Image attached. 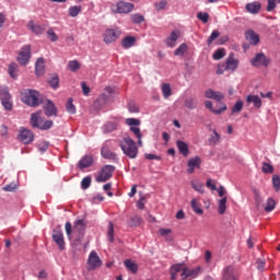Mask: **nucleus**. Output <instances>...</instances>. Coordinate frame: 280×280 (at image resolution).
<instances>
[{"label":"nucleus","mask_w":280,"mask_h":280,"mask_svg":"<svg viewBox=\"0 0 280 280\" xmlns=\"http://www.w3.org/2000/svg\"><path fill=\"white\" fill-rule=\"evenodd\" d=\"M219 36H220V31L214 30L207 40L208 45H211V43H213V40H215V38H218Z\"/></svg>","instance_id":"obj_60"},{"label":"nucleus","mask_w":280,"mask_h":280,"mask_svg":"<svg viewBox=\"0 0 280 280\" xmlns=\"http://www.w3.org/2000/svg\"><path fill=\"white\" fill-rule=\"evenodd\" d=\"M210 145H218L220 143V133L215 129H213V136L209 139Z\"/></svg>","instance_id":"obj_47"},{"label":"nucleus","mask_w":280,"mask_h":280,"mask_svg":"<svg viewBox=\"0 0 280 280\" xmlns=\"http://www.w3.org/2000/svg\"><path fill=\"white\" fill-rule=\"evenodd\" d=\"M0 101L5 110H12V95H10V90H8V88H2L0 90Z\"/></svg>","instance_id":"obj_4"},{"label":"nucleus","mask_w":280,"mask_h":280,"mask_svg":"<svg viewBox=\"0 0 280 280\" xmlns=\"http://www.w3.org/2000/svg\"><path fill=\"white\" fill-rule=\"evenodd\" d=\"M162 94L165 100H167V97H170V95H172V88L170 86L168 83L162 84Z\"/></svg>","instance_id":"obj_45"},{"label":"nucleus","mask_w":280,"mask_h":280,"mask_svg":"<svg viewBox=\"0 0 280 280\" xmlns=\"http://www.w3.org/2000/svg\"><path fill=\"white\" fill-rule=\"evenodd\" d=\"M27 27L33 34H43L45 32V25L35 24L34 21H30Z\"/></svg>","instance_id":"obj_24"},{"label":"nucleus","mask_w":280,"mask_h":280,"mask_svg":"<svg viewBox=\"0 0 280 280\" xmlns=\"http://www.w3.org/2000/svg\"><path fill=\"white\" fill-rule=\"evenodd\" d=\"M66 110L70 115H75V105H73V98H68L66 103Z\"/></svg>","instance_id":"obj_43"},{"label":"nucleus","mask_w":280,"mask_h":280,"mask_svg":"<svg viewBox=\"0 0 280 280\" xmlns=\"http://www.w3.org/2000/svg\"><path fill=\"white\" fill-rule=\"evenodd\" d=\"M275 207H277V202L271 197L268 198L265 206L266 213H270L271 211H275Z\"/></svg>","instance_id":"obj_41"},{"label":"nucleus","mask_w":280,"mask_h":280,"mask_svg":"<svg viewBox=\"0 0 280 280\" xmlns=\"http://www.w3.org/2000/svg\"><path fill=\"white\" fill-rule=\"evenodd\" d=\"M30 58H32V46L25 45L21 48L19 56H18V62L25 67L27 62H30Z\"/></svg>","instance_id":"obj_6"},{"label":"nucleus","mask_w":280,"mask_h":280,"mask_svg":"<svg viewBox=\"0 0 280 280\" xmlns=\"http://www.w3.org/2000/svg\"><path fill=\"white\" fill-rule=\"evenodd\" d=\"M178 38H180V31H173L166 38L165 44L167 47H176V40H178Z\"/></svg>","instance_id":"obj_17"},{"label":"nucleus","mask_w":280,"mask_h":280,"mask_svg":"<svg viewBox=\"0 0 280 280\" xmlns=\"http://www.w3.org/2000/svg\"><path fill=\"white\" fill-rule=\"evenodd\" d=\"M191 187L195 189V191L205 194V185H202L200 182H191Z\"/></svg>","instance_id":"obj_49"},{"label":"nucleus","mask_w":280,"mask_h":280,"mask_svg":"<svg viewBox=\"0 0 280 280\" xmlns=\"http://www.w3.org/2000/svg\"><path fill=\"white\" fill-rule=\"evenodd\" d=\"M97 268H102V259H100L97 252L92 250L88 258V270H97Z\"/></svg>","instance_id":"obj_8"},{"label":"nucleus","mask_w":280,"mask_h":280,"mask_svg":"<svg viewBox=\"0 0 280 280\" xmlns=\"http://www.w3.org/2000/svg\"><path fill=\"white\" fill-rule=\"evenodd\" d=\"M198 275H200V267H196L194 269H189L187 267H184L182 273H180V278L183 280H186V279H196V277H198Z\"/></svg>","instance_id":"obj_12"},{"label":"nucleus","mask_w":280,"mask_h":280,"mask_svg":"<svg viewBox=\"0 0 280 280\" xmlns=\"http://www.w3.org/2000/svg\"><path fill=\"white\" fill-rule=\"evenodd\" d=\"M205 97H207L208 100H215L217 102H222V100H224V94H222V92H217L208 89L205 92Z\"/></svg>","instance_id":"obj_16"},{"label":"nucleus","mask_w":280,"mask_h":280,"mask_svg":"<svg viewBox=\"0 0 280 280\" xmlns=\"http://www.w3.org/2000/svg\"><path fill=\"white\" fill-rule=\"evenodd\" d=\"M197 19L202 23H209V13L207 12H199L197 13Z\"/></svg>","instance_id":"obj_54"},{"label":"nucleus","mask_w":280,"mask_h":280,"mask_svg":"<svg viewBox=\"0 0 280 280\" xmlns=\"http://www.w3.org/2000/svg\"><path fill=\"white\" fill-rule=\"evenodd\" d=\"M125 267L127 268V270H129L133 275H137V272L139 270V266L135 261H132L131 259H126L125 260Z\"/></svg>","instance_id":"obj_33"},{"label":"nucleus","mask_w":280,"mask_h":280,"mask_svg":"<svg viewBox=\"0 0 280 280\" xmlns=\"http://www.w3.org/2000/svg\"><path fill=\"white\" fill-rule=\"evenodd\" d=\"M272 186L276 191H279L280 189V177L279 175H273L272 177Z\"/></svg>","instance_id":"obj_59"},{"label":"nucleus","mask_w":280,"mask_h":280,"mask_svg":"<svg viewBox=\"0 0 280 280\" xmlns=\"http://www.w3.org/2000/svg\"><path fill=\"white\" fill-rule=\"evenodd\" d=\"M240 66V59L235 58V54L231 52L226 58L225 66H220L217 73L222 75L224 71H235Z\"/></svg>","instance_id":"obj_3"},{"label":"nucleus","mask_w":280,"mask_h":280,"mask_svg":"<svg viewBox=\"0 0 280 280\" xmlns=\"http://www.w3.org/2000/svg\"><path fill=\"white\" fill-rule=\"evenodd\" d=\"M245 8L247 12H249L250 14H257L259 10H261V3L259 2L247 3Z\"/></svg>","instance_id":"obj_31"},{"label":"nucleus","mask_w":280,"mask_h":280,"mask_svg":"<svg viewBox=\"0 0 280 280\" xmlns=\"http://www.w3.org/2000/svg\"><path fill=\"white\" fill-rule=\"evenodd\" d=\"M68 69L69 71H72L75 73L80 69V61L79 60H71L68 62Z\"/></svg>","instance_id":"obj_46"},{"label":"nucleus","mask_w":280,"mask_h":280,"mask_svg":"<svg viewBox=\"0 0 280 280\" xmlns=\"http://www.w3.org/2000/svg\"><path fill=\"white\" fill-rule=\"evenodd\" d=\"M80 12H82V5H72L68 10V14L72 19H75V16L80 14Z\"/></svg>","instance_id":"obj_35"},{"label":"nucleus","mask_w":280,"mask_h":280,"mask_svg":"<svg viewBox=\"0 0 280 280\" xmlns=\"http://www.w3.org/2000/svg\"><path fill=\"white\" fill-rule=\"evenodd\" d=\"M120 149L122 150L124 154L128 156V159H137L139 154V148H137V142L132 140L130 137H125L119 142Z\"/></svg>","instance_id":"obj_2"},{"label":"nucleus","mask_w":280,"mask_h":280,"mask_svg":"<svg viewBox=\"0 0 280 280\" xmlns=\"http://www.w3.org/2000/svg\"><path fill=\"white\" fill-rule=\"evenodd\" d=\"M115 172V166L113 165H105L98 176H96V183H106L109 178H113V174Z\"/></svg>","instance_id":"obj_5"},{"label":"nucleus","mask_w":280,"mask_h":280,"mask_svg":"<svg viewBox=\"0 0 280 280\" xmlns=\"http://www.w3.org/2000/svg\"><path fill=\"white\" fill-rule=\"evenodd\" d=\"M253 67H268L270 61L266 58V55L259 52L256 54L255 58L252 60Z\"/></svg>","instance_id":"obj_13"},{"label":"nucleus","mask_w":280,"mask_h":280,"mask_svg":"<svg viewBox=\"0 0 280 280\" xmlns=\"http://www.w3.org/2000/svg\"><path fill=\"white\" fill-rule=\"evenodd\" d=\"M257 266V270H260V272H264V270L266 269V261L258 259L256 262Z\"/></svg>","instance_id":"obj_64"},{"label":"nucleus","mask_w":280,"mask_h":280,"mask_svg":"<svg viewBox=\"0 0 280 280\" xmlns=\"http://www.w3.org/2000/svg\"><path fill=\"white\" fill-rule=\"evenodd\" d=\"M18 71H19V66L14 62L10 63V66H9V75L13 80H16V78H19Z\"/></svg>","instance_id":"obj_39"},{"label":"nucleus","mask_w":280,"mask_h":280,"mask_svg":"<svg viewBox=\"0 0 280 280\" xmlns=\"http://www.w3.org/2000/svg\"><path fill=\"white\" fill-rule=\"evenodd\" d=\"M18 139L25 145H30V143H32V141H34V132H32V130H30L25 127H21Z\"/></svg>","instance_id":"obj_9"},{"label":"nucleus","mask_w":280,"mask_h":280,"mask_svg":"<svg viewBox=\"0 0 280 280\" xmlns=\"http://www.w3.org/2000/svg\"><path fill=\"white\" fill-rule=\"evenodd\" d=\"M224 56H226V51L224 50V48H219L214 51L212 58L213 60H222Z\"/></svg>","instance_id":"obj_48"},{"label":"nucleus","mask_w":280,"mask_h":280,"mask_svg":"<svg viewBox=\"0 0 280 280\" xmlns=\"http://www.w3.org/2000/svg\"><path fill=\"white\" fill-rule=\"evenodd\" d=\"M183 270H185L184 264L173 265L171 267V280H176V276L178 275V272H183Z\"/></svg>","instance_id":"obj_27"},{"label":"nucleus","mask_w":280,"mask_h":280,"mask_svg":"<svg viewBox=\"0 0 280 280\" xmlns=\"http://www.w3.org/2000/svg\"><path fill=\"white\" fill-rule=\"evenodd\" d=\"M187 51V44H180L179 47L174 51V56H185Z\"/></svg>","instance_id":"obj_51"},{"label":"nucleus","mask_w":280,"mask_h":280,"mask_svg":"<svg viewBox=\"0 0 280 280\" xmlns=\"http://www.w3.org/2000/svg\"><path fill=\"white\" fill-rule=\"evenodd\" d=\"M47 36L51 40V43H56L58 40V35L56 34V32H54V28H49L47 31Z\"/></svg>","instance_id":"obj_57"},{"label":"nucleus","mask_w":280,"mask_h":280,"mask_svg":"<svg viewBox=\"0 0 280 280\" xmlns=\"http://www.w3.org/2000/svg\"><path fill=\"white\" fill-rule=\"evenodd\" d=\"M120 35L121 33L119 31L106 30L103 34V40L106 43V45H110V43H115Z\"/></svg>","instance_id":"obj_11"},{"label":"nucleus","mask_w":280,"mask_h":280,"mask_svg":"<svg viewBox=\"0 0 280 280\" xmlns=\"http://www.w3.org/2000/svg\"><path fill=\"white\" fill-rule=\"evenodd\" d=\"M200 158L199 156H196V158H192L188 161L187 165H188V170H187V173L188 174H194L196 167L197 170H199L200 167Z\"/></svg>","instance_id":"obj_18"},{"label":"nucleus","mask_w":280,"mask_h":280,"mask_svg":"<svg viewBox=\"0 0 280 280\" xmlns=\"http://www.w3.org/2000/svg\"><path fill=\"white\" fill-rule=\"evenodd\" d=\"M130 131L133 132L135 137H137L138 145L142 148L143 141L141 139H143V135L141 133V129L139 127H130Z\"/></svg>","instance_id":"obj_34"},{"label":"nucleus","mask_w":280,"mask_h":280,"mask_svg":"<svg viewBox=\"0 0 280 280\" xmlns=\"http://www.w3.org/2000/svg\"><path fill=\"white\" fill-rule=\"evenodd\" d=\"M105 93H103L100 97H98V102H101V104H106V102H108V100H110V96L113 95V93H115V90L110 86H106L104 89ZM108 95H107V94Z\"/></svg>","instance_id":"obj_22"},{"label":"nucleus","mask_w":280,"mask_h":280,"mask_svg":"<svg viewBox=\"0 0 280 280\" xmlns=\"http://www.w3.org/2000/svg\"><path fill=\"white\" fill-rule=\"evenodd\" d=\"M22 102L27 106H32L36 108V106H40L43 104V98H40V92L26 89L22 93Z\"/></svg>","instance_id":"obj_1"},{"label":"nucleus","mask_w":280,"mask_h":280,"mask_svg":"<svg viewBox=\"0 0 280 280\" xmlns=\"http://www.w3.org/2000/svg\"><path fill=\"white\" fill-rule=\"evenodd\" d=\"M185 106L186 108H189V110H194L195 108L198 107V100L194 97L186 98Z\"/></svg>","instance_id":"obj_38"},{"label":"nucleus","mask_w":280,"mask_h":280,"mask_svg":"<svg viewBox=\"0 0 280 280\" xmlns=\"http://www.w3.org/2000/svg\"><path fill=\"white\" fill-rule=\"evenodd\" d=\"M242 108H244V102L237 101L232 107V113H242Z\"/></svg>","instance_id":"obj_55"},{"label":"nucleus","mask_w":280,"mask_h":280,"mask_svg":"<svg viewBox=\"0 0 280 280\" xmlns=\"http://www.w3.org/2000/svg\"><path fill=\"white\" fill-rule=\"evenodd\" d=\"M107 240L110 243L115 242V225L113 222H109L107 226Z\"/></svg>","instance_id":"obj_36"},{"label":"nucleus","mask_w":280,"mask_h":280,"mask_svg":"<svg viewBox=\"0 0 280 280\" xmlns=\"http://www.w3.org/2000/svg\"><path fill=\"white\" fill-rule=\"evenodd\" d=\"M277 8V0H268L267 12H272Z\"/></svg>","instance_id":"obj_63"},{"label":"nucleus","mask_w":280,"mask_h":280,"mask_svg":"<svg viewBox=\"0 0 280 280\" xmlns=\"http://www.w3.org/2000/svg\"><path fill=\"white\" fill-rule=\"evenodd\" d=\"M37 126H38L39 130H49L54 126V121L43 120V122Z\"/></svg>","instance_id":"obj_50"},{"label":"nucleus","mask_w":280,"mask_h":280,"mask_svg":"<svg viewBox=\"0 0 280 280\" xmlns=\"http://www.w3.org/2000/svg\"><path fill=\"white\" fill-rule=\"evenodd\" d=\"M190 206H191V209L195 211V213H197L198 215H202V213H205V211L200 207V203L198 202V200L192 199L190 201Z\"/></svg>","instance_id":"obj_40"},{"label":"nucleus","mask_w":280,"mask_h":280,"mask_svg":"<svg viewBox=\"0 0 280 280\" xmlns=\"http://www.w3.org/2000/svg\"><path fill=\"white\" fill-rule=\"evenodd\" d=\"M43 112H37L31 116V125L33 128H38L39 124H43L45 119L43 118Z\"/></svg>","instance_id":"obj_20"},{"label":"nucleus","mask_w":280,"mask_h":280,"mask_svg":"<svg viewBox=\"0 0 280 280\" xmlns=\"http://www.w3.org/2000/svg\"><path fill=\"white\" fill-rule=\"evenodd\" d=\"M35 73L36 75H43L45 73V59L38 58L35 63Z\"/></svg>","instance_id":"obj_30"},{"label":"nucleus","mask_w":280,"mask_h":280,"mask_svg":"<svg viewBox=\"0 0 280 280\" xmlns=\"http://www.w3.org/2000/svg\"><path fill=\"white\" fill-rule=\"evenodd\" d=\"M264 174H272L275 172V167H272V165L268 164V163H262V167H261Z\"/></svg>","instance_id":"obj_56"},{"label":"nucleus","mask_w":280,"mask_h":280,"mask_svg":"<svg viewBox=\"0 0 280 280\" xmlns=\"http://www.w3.org/2000/svg\"><path fill=\"white\" fill-rule=\"evenodd\" d=\"M223 280H237V271L235 267L228 266L223 269Z\"/></svg>","instance_id":"obj_14"},{"label":"nucleus","mask_w":280,"mask_h":280,"mask_svg":"<svg viewBox=\"0 0 280 280\" xmlns=\"http://www.w3.org/2000/svg\"><path fill=\"white\" fill-rule=\"evenodd\" d=\"M176 145L179 150V154H183V156H188L189 155V144H187L183 140H177Z\"/></svg>","instance_id":"obj_25"},{"label":"nucleus","mask_w":280,"mask_h":280,"mask_svg":"<svg viewBox=\"0 0 280 280\" xmlns=\"http://www.w3.org/2000/svg\"><path fill=\"white\" fill-rule=\"evenodd\" d=\"M130 19L132 23H136V25H139L145 21V18L139 13L131 14Z\"/></svg>","instance_id":"obj_44"},{"label":"nucleus","mask_w":280,"mask_h":280,"mask_svg":"<svg viewBox=\"0 0 280 280\" xmlns=\"http://www.w3.org/2000/svg\"><path fill=\"white\" fill-rule=\"evenodd\" d=\"M45 115L47 117H57L58 116V108L56 107V104L51 102L50 100L47 101L46 106L44 107Z\"/></svg>","instance_id":"obj_15"},{"label":"nucleus","mask_w":280,"mask_h":280,"mask_svg":"<svg viewBox=\"0 0 280 280\" xmlns=\"http://www.w3.org/2000/svg\"><path fill=\"white\" fill-rule=\"evenodd\" d=\"M247 104H254L255 108H261V98L258 95H247Z\"/></svg>","instance_id":"obj_29"},{"label":"nucleus","mask_w":280,"mask_h":280,"mask_svg":"<svg viewBox=\"0 0 280 280\" xmlns=\"http://www.w3.org/2000/svg\"><path fill=\"white\" fill-rule=\"evenodd\" d=\"M245 38L250 43V45H258L259 44V35L255 33L254 31H247L245 33Z\"/></svg>","instance_id":"obj_23"},{"label":"nucleus","mask_w":280,"mask_h":280,"mask_svg":"<svg viewBox=\"0 0 280 280\" xmlns=\"http://www.w3.org/2000/svg\"><path fill=\"white\" fill-rule=\"evenodd\" d=\"M254 196H255L256 209L259 210V209H261V207L264 205V198H261V194L257 189L254 190Z\"/></svg>","instance_id":"obj_37"},{"label":"nucleus","mask_w":280,"mask_h":280,"mask_svg":"<svg viewBox=\"0 0 280 280\" xmlns=\"http://www.w3.org/2000/svg\"><path fill=\"white\" fill-rule=\"evenodd\" d=\"M154 7L158 12H161V10H165V8H167V0L155 2Z\"/></svg>","instance_id":"obj_53"},{"label":"nucleus","mask_w":280,"mask_h":280,"mask_svg":"<svg viewBox=\"0 0 280 280\" xmlns=\"http://www.w3.org/2000/svg\"><path fill=\"white\" fill-rule=\"evenodd\" d=\"M135 43H137V38L135 36H126L121 40V47H124V49H130V47H135Z\"/></svg>","instance_id":"obj_26"},{"label":"nucleus","mask_w":280,"mask_h":280,"mask_svg":"<svg viewBox=\"0 0 280 280\" xmlns=\"http://www.w3.org/2000/svg\"><path fill=\"white\" fill-rule=\"evenodd\" d=\"M113 130H117V122L109 121L104 126L105 132H113Z\"/></svg>","instance_id":"obj_52"},{"label":"nucleus","mask_w":280,"mask_h":280,"mask_svg":"<svg viewBox=\"0 0 280 280\" xmlns=\"http://www.w3.org/2000/svg\"><path fill=\"white\" fill-rule=\"evenodd\" d=\"M49 84L52 89H58L59 84H60V79H58V75L52 77L49 80Z\"/></svg>","instance_id":"obj_61"},{"label":"nucleus","mask_w":280,"mask_h":280,"mask_svg":"<svg viewBox=\"0 0 280 280\" xmlns=\"http://www.w3.org/2000/svg\"><path fill=\"white\" fill-rule=\"evenodd\" d=\"M205 106H206V108L211 110V113H213L214 115H222V113H224V110H226V105H223L220 109H214L213 102H211V101H206Z\"/></svg>","instance_id":"obj_28"},{"label":"nucleus","mask_w":280,"mask_h":280,"mask_svg":"<svg viewBox=\"0 0 280 280\" xmlns=\"http://www.w3.org/2000/svg\"><path fill=\"white\" fill-rule=\"evenodd\" d=\"M91 165H93V156L91 155H84L78 163L79 170H86Z\"/></svg>","instance_id":"obj_19"},{"label":"nucleus","mask_w":280,"mask_h":280,"mask_svg":"<svg viewBox=\"0 0 280 280\" xmlns=\"http://www.w3.org/2000/svg\"><path fill=\"white\" fill-rule=\"evenodd\" d=\"M52 240L59 247V250H65V234L62 233V229L56 228L52 231Z\"/></svg>","instance_id":"obj_10"},{"label":"nucleus","mask_w":280,"mask_h":280,"mask_svg":"<svg viewBox=\"0 0 280 280\" xmlns=\"http://www.w3.org/2000/svg\"><path fill=\"white\" fill-rule=\"evenodd\" d=\"M126 124L127 126H131V128H133L132 126H141V120L137 118H127Z\"/></svg>","instance_id":"obj_58"},{"label":"nucleus","mask_w":280,"mask_h":280,"mask_svg":"<svg viewBox=\"0 0 280 280\" xmlns=\"http://www.w3.org/2000/svg\"><path fill=\"white\" fill-rule=\"evenodd\" d=\"M101 154L103 159H107L108 161H117V154L110 151L108 147H103L101 150Z\"/></svg>","instance_id":"obj_21"},{"label":"nucleus","mask_w":280,"mask_h":280,"mask_svg":"<svg viewBox=\"0 0 280 280\" xmlns=\"http://www.w3.org/2000/svg\"><path fill=\"white\" fill-rule=\"evenodd\" d=\"M115 14H130L135 10V4L130 2L118 1L116 9H112Z\"/></svg>","instance_id":"obj_7"},{"label":"nucleus","mask_w":280,"mask_h":280,"mask_svg":"<svg viewBox=\"0 0 280 280\" xmlns=\"http://www.w3.org/2000/svg\"><path fill=\"white\" fill-rule=\"evenodd\" d=\"M225 211H226V197H223L222 199L219 200L218 212L220 215H224Z\"/></svg>","instance_id":"obj_42"},{"label":"nucleus","mask_w":280,"mask_h":280,"mask_svg":"<svg viewBox=\"0 0 280 280\" xmlns=\"http://www.w3.org/2000/svg\"><path fill=\"white\" fill-rule=\"evenodd\" d=\"M84 229H86V223L84 220L79 219L74 222L73 233H83Z\"/></svg>","instance_id":"obj_32"},{"label":"nucleus","mask_w":280,"mask_h":280,"mask_svg":"<svg viewBox=\"0 0 280 280\" xmlns=\"http://www.w3.org/2000/svg\"><path fill=\"white\" fill-rule=\"evenodd\" d=\"M81 187H82V189H89V187H91V177L90 176H86L82 179Z\"/></svg>","instance_id":"obj_62"}]
</instances>
